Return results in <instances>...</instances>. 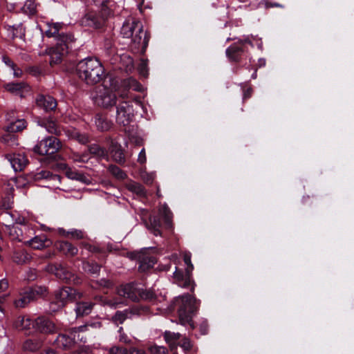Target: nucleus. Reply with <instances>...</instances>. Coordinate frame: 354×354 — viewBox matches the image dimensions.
Instances as JSON below:
<instances>
[{
	"mask_svg": "<svg viewBox=\"0 0 354 354\" xmlns=\"http://www.w3.org/2000/svg\"><path fill=\"white\" fill-rule=\"evenodd\" d=\"M81 246L86 249V250L93 252V253H100L102 252V250L100 248H99L97 245H91L88 243L82 242L81 243Z\"/></svg>",
	"mask_w": 354,
	"mask_h": 354,
	"instance_id": "obj_49",
	"label": "nucleus"
},
{
	"mask_svg": "<svg viewBox=\"0 0 354 354\" xmlns=\"http://www.w3.org/2000/svg\"><path fill=\"white\" fill-rule=\"evenodd\" d=\"M243 53V49L242 46L236 43L230 46L225 50L227 57L231 62H240Z\"/></svg>",
	"mask_w": 354,
	"mask_h": 354,
	"instance_id": "obj_22",
	"label": "nucleus"
},
{
	"mask_svg": "<svg viewBox=\"0 0 354 354\" xmlns=\"http://www.w3.org/2000/svg\"><path fill=\"white\" fill-rule=\"evenodd\" d=\"M129 354H147V353L143 349H139L133 347L130 348Z\"/></svg>",
	"mask_w": 354,
	"mask_h": 354,
	"instance_id": "obj_62",
	"label": "nucleus"
},
{
	"mask_svg": "<svg viewBox=\"0 0 354 354\" xmlns=\"http://www.w3.org/2000/svg\"><path fill=\"white\" fill-rule=\"evenodd\" d=\"M55 245L59 252L66 256L74 257L78 252L77 248L68 241H59L55 243Z\"/></svg>",
	"mask_w": 354,
	"mask_h": 354,
	"instance_id": "obj_23",
	"label": "nucleus"
},
{
	"mask_svg": "<svg viewBox=\"0 0 354 354\" xmlns=\"http://www.w3.org/2000/svg\"><path fill=\"white\" fill-rule=\"evenodd\" d=\"M33 178L37 181L46 180L50 183L48 185V187L51 186L55 189H63V188L59 186L61 182V177L58 175L53 174L49 171L41 170L34 174Z\"/></svg>",
	"mask_w": 354,
	"mask_h": 354,
	"instance_id": "obj_14",
	"label": "nucleus"
},
{
	"mask_svg": "<svg viewBox=\"0 0 354 354\" xmlns=\"http://www.w3.org/2000/svg\"><path fill=\"white\" fill-rule=\"evenodd\" d=\"M252 88L251 87H248L243 92V99L250 98L252 93Z\"/></svg>",
	"mask_w": 354,
	"mask_h": 354,
	"instance_id": "obj_63",
	"label": "nucleus"
},
{
	"mask_svg": "<svg viewBox=\"0 0 354 354\" xmlns=\"http://www.w3.org/2000/svg\"><path fill=\"white\" fill-rule=\"evenodd\" d=\"M107 354H129V352L124 348L113 346L109 348Z\"/></svg>",
	"mask_w": 354,
	"mask_h": 354,
	"instance_id": "obj_52",
	"label": "nucleus"
},
{
	"mask_svg": "<svg viewBox=\"0 0 354 354\" xmlns=\"http://www.w3.org/2000/svg\"><path fill=\"white\" fill-rule=\"evenodd\" d=\"M73 159L75 162H85L88 161V155H86V154L80 155V154L75 153L73 156Z\"/></svg>",
	"mask_w": 354,
	"mask_h": 354,
	"instance_id": "obj_55",
	"label": "nucleus"
},
{
	"mask_svg": "<svg viewBox=\"0 0 354 354\" xmlns=\"http://www.w3.org/2000/svg\"><path fill=\"white\" fill-rule=\"evenodd\" d=\"M180 336L179 333H173L167 330L164 333L165 340L169 344L171 349L176 348V342L180 339Z\"/></svg>",
	"mask_w": 354,
	"mask_h": 354,
	"instance_id": "obj_33",
	"label": "nucleus"
},
{
	"mask_svg": "<svg viewBox=\"0 0 354 354\" xmlns=\"http://www.w3.org/2000/svg\"><path fill=\"white\" fill-rule=\"evenodd\" d=\"M191 272L183 273L182 270L176 268V270L173 274L174 282L182 288H188L192 286V289H194L192 281L191 280Z\"/></svg>",
	"mask_w": 354,
	"mask_h": 354,
	"instance_id": "obj_18",
	"label": "nucleus"
},
{
	"mask_svg": "<svg viewBox=\"0 0 354 354\" xmlns=\"http://www.w3.org/2000/svg\"><path fill=\"white\" fill-rule=\"evenodd\" d=\"M145 225L155 236L161 235L160 230V221L157 216H151L149 218V221L145 222Z\"/></svg>",
	"mask_w": 354,
	"mask_h": 354,
	"instance_id": "obj_29",
	"label": "nucleus"
},
{
	"mask_svg": "<svg viewBox=\"0 0 354 354\" xmlns=\"http://www.w3.org/2000/svg\"><path fill=\"white\" fill-rule=\"evenodd\" d=\"M77 73L80 79L87 84L99 82L103 77L104 69L100 61L95 58H86L77 65Z\"/></svg>",
	"mask_w": 354,
	"mask_h": 354,
	"instance_id": "obj_3",
	"label": "nucleus"
},
{
	"mask_svg": "<svg viewBox=\"0 0 354 354\" xmlns=\"http://www.w3.org/2000/svg\"><path fill=\"white\" fill-rule=\"evenodd\" d=\"M2 59L5 64L9 66L11 69H14L15 64L8 57L3 56Z\"/></svg>",
	"mask_w": 354,
	"mask_h": 354,
	"instance_id": "obj_60",
	"label": "nucleus"
},
{
	"mask_svg": "<svg viewBox=\"0 0 354 354\" xmlns=\"http://www.w3.org/2000/svg\"><path fill=\"white\" fill-rule=\"evenodd\" d=\"M41 346V342L33 339H27L23 345L25 350L35 351Z\"/></svg>",
	"mask_w": 354,
	"mask_h": 354,
	"instance_id": "obj_39",
	"label": "nucleus"
},
{
	"mask_svg": "<svg viewBox=\"0 0 354 354\" xmlns=\"http://www.w3.org/2000/svg\"><path fill=\"white\" fill-rule=\"evenodd\" d=\"M68 234H70L69 238L73 239L80 240L86 238L85 232L81 230L71 229L68 230Z\"/></svg>",
	"mask_w": 354,
	"mask_h": 354,
	"instance_id": "obj_46",
	"label": "nucleus"
},
{
	"mask_svg": "<svg viewBox=\"0 0 354 354\" xmlns=\"http://www.w3.org/2000/svg\"><path fill=\"white\" fill-rule=\"evenodd\" d=\"M36 104L46 111H53L57 107V101L50 95H39L36 98Z\"/></svg>",
	"mask_w": 354,
	"mask_h": 354,
	"instance_id": "obj_20",
	"label": "nucleus"
},
{
	"mask_svg": "<svg viewBox=\"0 0 354 354\" xmlns=\"http://www.w3.org/2000/svg\"><path fill=\"white\" fill-rule=\"evenodd\" d=\"M155 293L151 290H143L139 288V299L152 301L155 299Z\"/></svg>",
	"mask_w": 354,
	"mask_h": 354,
	"instance_id": "obj_43",
	"label": "nucleus"
},
{
	"mask_svg": "<svg viewBox=\"0 0 354 354\" xmlns=\"http://www.w3.org/2000/svg\"><path fill=\"white\" fill-rule=\"evenodd\" d=\"M83 269L86 272L91 274H97L100 272V267L97 263L85 262L83 263Z\"/></svg>",
	"mask_w": 354,
	"mask_h": 354,
	"instance_id": "obj_40",
	"label": "nucleus"
},
{
	"mask_svg": "<svg viewBox=\"0 0 354 354\" xmlns=\"http://www.w3.org/2000/svg\"><path fill=\"white\" fill-rule=\"evenodd\" d=\"M48 28L45 31V34L48 37H55L57 43L73 42L74 41L73 36L71 34H65L63 30L66 26L63 23H48Z\"/></svg>",
	"mask_w": 354,
	"mask_h": 354,
	"instance_id": "obj_6",
	"label": "nucleus"
},
{
	"mask_svg": "<svg viewBox=\"0 0 354 354\" xmlns=\"http://www.w3.org/2000/svg\"><path fill=\"white\" fill-rule=\"evenodd\" d=\"M120 33L125 38L131 37L130 47L134 53H144L148 46L149 35L143 30L142 23L132 17L127 18L122 24Z\"/></svg>",
	"mask_w": 354,
	"mask_h": 354,
	"instance_id": "obj_1",
	"label": "nucleus"
},
{
	"mask_svg": "<svg viewBox=\"0 0 354 354\" xmlns=\"http://www.w3.org/2000/svg\"><path fill=\"white\" fill-rule=\"evenodd\" d=\"M142 178L147 184H151L154 180V175L153 174L142 173Z\"/></svg>",
	"mask_w": 354,
	"mask_h": 354,
	"instance_id": "obj_54",
	"label": "nucleus"
},
{
	"mask_svg": "<svg viewBox=\"0 0 354 354\" xmlns=\"http://www.w3.org/2000/svg\"><path fill=\"white\" fill-rule=\"evenodd\" d=\"M126 188L130 192L136 194L140 196H146L145 188L138 183L130 181L125 185Z\"/></svg>",
	"mask_w": 354,
	"mask_h": 354,
	"instance_id": "obj_34",
	"label": "nucleus"
},
{
	"mask_svg": "<svg viewBox=\"0 0 354 354\" xmlns=\"http://www.w3.org/2000/svg\"><path fill=\"white\" fill-rule=\"evenodd\" d=\"M100 285L102 286H104V287L109 288V287L112 286L113 284H112V282L110 281L109 280L103 279L100 280Z\"/></svg>",
	"mask_w": 354,
	"mask_h": 354,
	"instance_id": "obj_64",
	"label": "nucleus"
},
{
	"mask_svg": "<svg viewBox=\"0 0 354 354\" xmlns=\"http://www.w3.org/2000/svg\"><path fill=\"white\" fill-rule=\"evenodd\" d=\"M23 12L28 15H33L36 12L35 0H26L22 8Z\"/></svg>",
	"mask_w": 354,
	"mask_h": 354,
	"instance_id": "obj_42",
	"label": "nucleus"
},
{
	"mask_svg": "<svg viewBox=\"0 0 354 354\" xmlns=\"http://www.w3.org/2000/svg\"><path fill=\"white\" fill-rule=\"evenodd\" d=\"M144 309L132 308L123 311H117L112 319L117 324H122L127 319H131L135 315H140Z\"/></svg>",
	"mask_w": 354,
	"mask_h": 354,
	"instance_id": "obj_17",
	"label": "nucleus"
},
{
	"mask_svg": "<svg viewBox=\"0 0 354 354\" xmlns=\"http://www.w3.org/2000/svg\"><path fill=\"white\" fill-rule=\"evenodd\" d=\"M114 93L119 96L120 98L123 100L129 99V91L127 88L121 89L119 86V81L118 80V90L114 91Z\"/></svg>",
	"mask_w": 354,
	"mask_h": 354,
	"instance_id": "obj_50",
	"label": "nucleus"
},
{
	"mask_svg": "<svg viewBox=\"0 0 354 354\" xmlns=\"http://www.w3.org/2000/svg\"><path fill=\"white\" fill-rule=\"evenodd\" d=\"M26 243L33 249L42 250L48 247L51 244V241L47 239L46 235H40L27 241Z\"/></svg>",
	"mask_w": 354,
	"mask_h": 354,
	"instance_id": "obj_24",
	"label": "nucleus"
},
{
	"mask_svg": "<svg viewBox=\"0 0 354 354\" xmlns=\"http://www.w3.org/2000/svg\"><path fill=\"white\" fill-rule=\"evenodd\" d=\"M199 330L202 335H206L208 332V324L206 320H203L199 325Z\"/></svg>",
	"mask_w": 354,
	"mask_h": 354,
	"instance_id": "obj_56",
	"label": "nucleus"
},
{
	"mask_svg": "<svg viewBox=\"0 0 354 354\" xmlns=\"http://www.w3.org/2000/svg\"><path fill=\"white\" fill-rule=\"evenodd\" d=\"M184 262L187 265V268L185 269L187 272H191L194 270V266L191 262V255L190 254H185L183 257Z\"/></svg>",
	"mask_w": 354,
	"mask_h": 354,
	"instance_id": "obj_51",
	"label": "nucleus"
},
{
	"mask_svg": "<svg viewBox=\"0 0 354 354\" xmlns=\"http://www.w3.org/2000/svg\"><path fill=\"white\" fill-rule=\"evenodd\" d=\"M260 5L263 6L266 9L274 8V7L281 8H283V5L278 3H272V2L270 1L269 0H262L260 2Z\"/></svg>",
	"mask_w": 354,
	"mask_h": 354,
	"instance_id": "obj_53",
	"label": "nucleus"
},
{
	"mask_svg": "<svg viewBox=\"0 0 354 354\" xmlns=\"http://www.w3.org/2000/svg\"><path fill=\"white\" fill-rule=\"evenodd\" d=\"M4 88L7 91L21 97H24L30 91V86L24 82L8 83L4 85Z\"/></svg>",
	"mask_w": 354,
	"mask_h": 354,
	"instance_id": "obj_15",
	"label": "nucleus"
},
{
	"mask_svg": "<svg viewBox=\"0 0 354 354\" xmlns=\"http://www.w3.org/2000/svg\"><path fill=\"white\" fill-rule=\"evenodd\" d=\"M93 304L91 302H79L76 305L75 312L77 316L88 315L93 308Z\"/></svg>",
	"mask_w": 354,
	"mask_h": 354,
	"instance_id": "obj_31",
	"label": "nucleus"
},
{
	"mask_svg": "<svg viewBox=\"0 0 354 354\" xmlns=\"http://www.w3.org/2000/svg\"><path fill=\"white\" fill-rule=\"evenodd\" d=\"M8 288V282L6 279L0 280V292L5 291Z\"/></svg>",
	"mask_w": 354,
	"mask_h": 354,
	"instance_id": "obj_61",
	"label": "nucleus"
},
{
	"mask_svg": "<svg viewBox=\"0 0 354 354\" xmlns=\"http://www.w3.org/2000/svg\"><path fill=\"white\" fill-rule=\"evenodd\" d=\"M33 325L34 321L26 316L18 317L14 322L15 328L19 330H29L33 328Z\"/></svg>",
	"mask_w": 354,
	"mask_h": 354,
	"instance_id": "obj_25",
	"label": "nucleus"
},
{
	"mask_svg": "<svg viewBox=\"0 0 354 354\" xmlns=\"http://www.w3.org/2000/svg\"><path fill=\"white\" fill-rule=\"evenodd\" d=\"M54 344L58 348L68 350L73 346L75 339L74 337L66 334H59L55 340Z\"/></svg>",
	"mask_w": 354,
	"mask_h": 354,
	"instance_id": "obj_21",
	"label": "nucleus"
},
{
	"mask_svg": "<svg viewBox=\"0 0 354 354\" xmlns=\"http://www.w3.org/2000/svg\"><path fill=\"white\" fill-rule=\"evenodd\" d=\"M6 158L15 171L23 170L28 163L27 158L21 153H9L6 155Z\"/></svg>",
	"mask_w": 354,
	"mask_h": 354,
	"instance_id": "obj_16",
	"label": "nucleus"
},
{
	"mask_svg": "<svg viewBox=\"0 0 354 354\" xmlns=\"http://www.w3.org/2000/svg\"><path fill=\"white\" fill-rule=\"evenodd\" d=\"M109 85L104 84L102 87L98 88L95 97V103L102 108H112L116 104L117 97L114 91L118 90V80L110 78Z\"/></svg>",
	"mask_w": 354,
	"mask_h": 354,
	"instance_id": "obj_4",
	"label": "nucleus"
},
{
	"mask_svg": "<svg viewBox=\"0 0 354 354\" xmlns=\"http://www.w3.org/2000/svg\"><path fill=\"white\" fill-rule=\"evenodd\" d=\"M118 295L127 298L133 301H139V288L133 283L120 286L117 288Z\"/></svg>",
	"mask_w": 354,
	"mask_h": 354,
	"instance_id": "obj_11",
	"label": "nucleus"
},
{
	"mask_svg": "<svg viewBox=\"0 0 354 354\" xmlns=\"http://www.w3.org/2000/svg\"><path fill=\"white\" fill-rule=\"evenodd\" d=\"M134 109L131 102L122 101L116 107V122L122 126L129 125L133 119Z\"/></svg>",
	"mask_w": 354,
	"mask_h": 354,
	"instance_id": "obj_7",
	"label": "nucleus"
},
{
	"mask_svg": "<svg viewBox=\"0 0 354 354\" xmlns=\"http://www.w3.org/2000/svg\"><path fill=\"white\" fill-rule=\"evenodd\" d=\"M89 152L99 157H104L106 156V151L97 145H92L89 147Z\"/></svg>",
	"mask_w": 354,
	"mask_h": 354,
	"instance_id": "obj_45",
	"label": "nucleus"
},
{
	"mask_svg": "<svg viewBox=\"0 0 354 354\" xmlns=\"http://www.w3.org/2000/svg\"><path fill=\"white\" fill-rule=\"evenodd\" d=\"M61 147L59 140L53 136H49L39 141L34 147V151L40 156L55 153Z\"/></svg>",
	"mask_w": 354,
	"mask_h": 354,
	"instance_id": "obj_5",
	"label": "nucleus"
},
{
	"mask_svg": "<svg viewBox=\"0 0 354 354\" xmlns=\"http://www.w3.org/2000/svg\"><path fill=\"white\" fill-rule=\"evenodd\" d=\"M146 161H147V157H146L145 150V149H142L138 155V162H140V164H145L146 162Z\"/></svg>",
	"mask_w": 354,
	"mask_h": 354,
	"instance_id": "obj_58",
	"label": "nucleus"
},
{
	"mask_svg": "<svg viewBox=\"0 0 354 354\" xmlns=\"http://www.w3.org/2000/svg\"><path fill=\"white\" fill-rule=\"evenodd\" d=\"M180 346L185 351H189L192 347V345L191 344V342L189 339H187V338H185L183 340V342L180 345Z\"/></svg>",
	"mask_w": 354,
	"mask_h": 354,
	"instance_id": "obj_57",
	"label": "nucleus"
},
{
	"mask_svg": "<svg viewBox=\"0 0 354 354\" xmlns=\"http://www.w3.org/2000/svg\"><path fill=\"white\" fill-rule=\"evenodd\" d=\"M83 23L93 28H100L102 26V23L92 15H86L83 19Z\"/></svg>",
	"mask_w": 354,
	"mask_h": 354,
	"instance_id": "obj_41",
	"label": "nucleus"
},
{
	"mask_svg": "<svg viewBox=\"0 0 354 354\" xmlns=\"http://www.w3.org/2000/svg\"><path fill=\"white\" fill-rule=\"evenodd\" d=\"M82 295V293L70 287H65L56 293L55 298L57 304L59 306H64L67 302L80 299Z\"/></svg>",
	"mask_w": 354,
	"mask_h": 354,
	"instance_id": "obj_9",
	"label": "nucleus"
},
{
	"mask_svg": "<svg viewBox=\"0 0 354 354\" xmlns=\"http://www.w3.org/2000/svg\"><path fill=\"white\" fill-rule=\"evenodd\" d=\"M148 350L151 354H167V349L162 346L153 345Z\"/></svg>",
	"mask_w": 354,
	"mask_h": 354,
	"instance_id": "obj_47",
	"label": "nucleus"
},
{
	"mask_svg": "<svg viewBox=\"0 0 354 354\" xmlns=\"http://www.w3.org/2000/svg\"><path fill=\"white\" fill-rule=\"evenodd\" d=\"M133 258L139 261V270L141 272L147 271L156 263L155 257H149L143 252L135 254Z\"/></svg>",
	"mask_w": 354,
	"mask_h": 354,
	"instance_id": "obj_19",
	"label": "nucleus"
},
{
	"mask_svg": "<svg viewBox=\"0 0 354 354\" xmlns=\"http://www.w3.org/2000/svg\"><path fill=\"white\" fill-rule=\"evenodd\" d=\"M64 168L66 169L65 174L67 178L72 180H79L81 182L86 181V178L84 174L79 173L75 170H73L69 167H67L66 165H64Z\"/></svg>",
	"mask_w": 354,
	"mask_h": 354,
	"instance_id": "obj_35",
	"label": "nucleus"
},
{
	"mask_svg": "<svg viewBox=\"0 0 354 354\" xmlns=\"http://www.w3.org/2000/svg\"><path fill=\"white\" fill-rule=\"evenodd\" d=\"M5 227L6 232L12 240L18 241H23L24 240L23 229L21 227L15 225H6Z\"/></svg>",
	"mask_w": 354,
	"mask_h": 354,
	"instance_id": "obj_26",
	"label": "nucleus"
},
{
	"mask_svg": "<svg viewBox=\"0 0 354 354\" xmlns=\"http://www.w3.org/2000/svg\"><path fill=\"white\" fill-rule=\"evenodd\" d=\"M39 125L44 127L50 133L55 135H59L61 133L62 131L59 127L57 124L56 121L52 118H49L39 122Z\"/></svg>",
	"mask_w": 354,
	"mask_h": 354,
	"instance_id": "obj_27",
	"label": "nucleus"
},
{
	"mask_svg": "<svg viewBox=\"0 0 354 354\" xmlns=\"http://www.w3.org/2000/svg\"><path fill=\"white\" fill-rule=\"evenodd\" d=\"M95 124L100 131H106L111 127V122L102 115L97 114L95 116Z\"/></svg>",
	"mask_w": 354,
	"mask_h": 354,
	"instance_id": "obj_32",
	"label": "nucleus"
},
{
	"mask_svg": "<svg viewBox=\"0 0 354 354\" xmlns=\"http://www.w3.org/2000/svg\"><path fill=\"white\" fill-rule=\"evenodd\" d=\"M111 154L115 161L119 163H124L125 162V156L120 147L113 146Z\"/></svg>",
	"mask_w": 354,
	"mask_h": 354,
	"instance_id": "obj_36",
	"label": "nucleus"
},
{
	"mask_svg": "<svg viewBox=\"0 0 354 354\" xmlns=\"http://www.w3.org/2000/svg\"><path fill=\"white\" fill-rule=\"evenodd\" d=\"M8 32L9 36H10L12 39H23L25 36V28L23 27L21 24L9 26L8 28Z\"/></svg>",
	"mask_w": 354,
	"mask_h": 354,
	"instance_id": "obj_30",
	"label": "nucleus"
},
{
	"mask_svg": "<svg viewBox=\"0 0 354 354\" xmlns=\"http://www.w3.org/2000/svg\"><path fill=\"white\" fill-rule=\"evenodd\" d=\"M42 293L43 290L41 288L37 289L28 288L19 292L18 297L14 301V305L16 308H24L35 299L37 295Z\"/></svg>",
	"mask_w": 354,
	"mask_h": 354,
	"instance_id": "obj_8",
	"label": "nucleus"
},
{
	"mask_svg": "<svg viewBox=\"0 0 354 354\" xmlns=\"http://www.w3.org/2000/svg\"><path fill=\"white\" fill-rule=\"evenodd\" d=\"M71 42L57 43L55 48L50 49V64H57L62 60V57L68 53V45Z\"/></svg>",
	"mask_w": 354,
	"mask_h": 354,
	"instance_id": "obj_13",
	"label": "nucleus"
},
{
	"mask_svg": "<svg viewBox=\"0 0 354 354\" xmlns=\"http://www.w3.org/2000/svg\"><path fill=\"white\" fill-rule=\"evenodd\" d=\"M26 127V122L24 120H17L15 122H10L7 129L10 132H18L22 131Z\"/></svg>",
	"mask_w": 354,
	"mask_h": 354,
	"instance_id": "obj_37",
	"label": "nucleus"
},
{
	"mask_svg": "<svg viewBox=\"0 0 354 354\" xmlns=\"http://www.w3.org/2000/svg\"><path fill=\"white\" fill-rule=\"evenodd\" d=\"M109 170L118 179L122 180L127 177V174L117 166L111 165L109 167Z\"/></svg>",
	"mask_w": 354,
	"mask_h": 354,
	"instance_id": "obj_44",
	"label": "nucleus"
},
{
	"mask_svg": "<svg viewBox=\"0 0 354 354\" xmlns=\"http://www.w3.org/2000/svg\"><path fill=\"white\" fill-rule=\"evenodd\" d=\"M159 214L163 218L166 227L169 230L173 229V214L167 204H164L159 208Z\"/></svg>",
	"mask_w": 354,
	"mask_h": 354,
	"instance_id": "obj_28",
	"label": "nucleus"
},
{
	"mask_svg": "<svg viewBox=\"0 0 354 354\" xmlns=\"http://www.w3.org/2000/svg\"><path fill=\"white\" fill-rule=\"evenodd\" d=\"M33 328L44 334L53 333L57 331L55 324L44 317H39L34 320Z\"/></svg>",
	"mask_w": 354,
	"mask_h": 354,
	"instance_id": "obj_12",
	"label": "nucleus"
},
{
	"mask_svg": "<svg viewBox=\"0 0 354 354\" xmlns=\"http://www.w3.org/2000/svg\"><path fill=\"white\" fill-rule=\"evenodd\" d=\"M128 85L130 87H133V90L135 91H139L140 88V85L138 84V83L137 82V81L135 80V79H132V78H130L128 80Z\"/></svg>",
	"mask_w": 354,
	"mask_h": 354,
	"instance_id": "obj_59",
	"label": "nucleus"
},
{
	"mask_svg": "<svg viewBox=\"0 0 354 354\" xmlns=\"http://www.w3.org/2000/svg\"><path fill=\"white\" fill-rule=\"evenodd\" d=\"M72 138L82 144H86L88 142V138L86 134L80 133L77 131L73 132Z\"/></svg>",
	"mask_w": 354,
	"mask_h": 354,
	"instance_id": "obj_48",
	"label": "nucleus"
},
{
	"mask_svg": "<svg viewBox=\"0 0 354 354\" xmlns=\"http://www.w3.org/2000/svg\"><path fill=\"white\" fill-rule=\"evenodd\" d=\"M49 270L55 274V275L61 280L66 282H73L75 284L81 283V279L69 272L65 267L62 265L50 266Z\"/></svg>",
	"mask_w": 354,
	"mask_h": 354,
	"instance_id": "obj_10",
	"label": "nucleus"
},
{
	"mask_svg": "<svg viewBox=\"0 0 354 354\" xmlns=\"http://www.w3.org/2000/svg\"><path fill=\"white\" fill-rule=\"evenodd\" d=\"M178 308V323L182 326H189L192 330L195 328L193 316L198 311L200 306V300L189 294L176 298Z\"/></svg>",
	"mask_w": 354,
	"mask_h": 354,
	"instance_id": "obj_2",
	"label": "nucleus"
},
{
	"mask_svg": "<svg viewBox=\"0 0 354 354\" xmlns=\"http://www.w3.org/2000/svg\"><path fill=\"white\" fill-rule=\"evenodd\" d=\"M12 258L16 263H24L30 259V256L25 250H19L15 252Z\"/></svg>",
	"mask_w": 354,
	"mask_h": 354,
	"instance_id": "obj_38",
	"label": "nucleus"
}]
</instances>
